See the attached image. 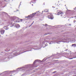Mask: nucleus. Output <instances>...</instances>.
I'll list each match as a JSON object with an SVG mask.
<instances>
[{
    "label": "nucleus",
    "mask_w": 76,
    "mask_h": 76,
    "mask_svg": "<svg viewBox=\"0 0 76 76\" xmlns=\"http://www.w3.org/2000/svg\"><path fill=\"white\" fill-rule=\"evenodd\" d=\"M48 17L49 19H54V17L51 13H50V15L48 16Z\"/></svg>",
    "instance_id": "f257e3e1"
},
{
    "label": "nucleus",
    "mask_w": 76,
    "mask_h": 76,
    "mask_svg": "<svg viewBox=\"0 0 76 76\" xmlns=\"http://www.w3.org/2000/svg\"><path fill=\"white\" fill-rule=\"evenodd\" d=\"M5 32V31H4V30H1L0 31L1 34L2 35H3V34H4Z\"/></svg>",
    "instance_id": "f03ea898"
},
{
    "label": "nucleus",
    "mask_w": 76,
    "mask_h": 76,
    "mask_svg": "<svg viewBox=\"0 0 76 76\" xmlns=\"http://www.w3.org/2000/svg\"><path fill=\"white\" fill-rule=\"evenodd\" d=\"M57 14L58 15H63V12L61 11H59L58 12Z\"/></svg>",
    "instance_id": "7ed1b4c3"
},
{
    "label": "nucleus",
    "mask_w": 76,
    "mask_h": 76,
    "mask_svg": "<svg viewBox=\"0 0 76 76\" xmlns=\"http://www.w3.org/2000/svg\"><path fill=\"white\" fill-rule=\"evenodd\" d=\"M5 30H8L9 28L7 26H5Z\"/></svg>",
    "instance_id": "20e7f679"
},
{
    "label": "nucleus",
    "mask_w": 76,
    "mask_h": 76,
    "mask_svg": "<svg viewBox=\"0 0 76 76\" xmlns=\"http://www.w3.org/2000/svg\"><path fill=\"white\" fill-rule=\"evenodd\" d=\"M45 12H49V10H48V9H46L45 10Z\"/></svg>",
    "instance_id": "39448f33"
},
{
    "label": "nucleus",
    "mask_w": 76,
    "mask_h": 76,
    "mask_svg": "<svg viewBox=\"0 0 76 76\" xmlns=\"http://www.w3.org/2000/svg\"><path fill=\"white\" fill-rule=\"evenodd\" d=\"M72 46H74V47H76V44H73L72 45Z\"/></svg>",
    "instance_id": "423d86ee"
},
{
    "label": "nucleus",
    "mask_w": 76,
    "mask_h": 76,
    "mask_svg": "<svg viewBox=\"0 0 76 76\" xmlns=\"http://www.w3.org/2000/svg\"><path fill=\"white\" fill-rule=\"evenodd\" d=\"M36 14V13L35 12L34 13H33L32 14V16H35V15Z\"/></svg>",
    "instance_id": "0eeeda50"
},
{
    "label": "nucleus",
    "mask_w": 76,
    "mask_h": 76,
    "mask_svg": "<svg viewBox=\"0 0 76 76\" xmlns=\"http://www.w3.org/2000/svg\"><path fill=\"white\" fill-rule=\"evenodd\" d=\"M31 16H30V15H29L28 16V17H26V18H27L28 19H29V18H30V17Z\"/></svg>",
    "instance_id": "6e6552de"
},
{
    "label": "nucleus",
    "mask_w": 76,
    "mask_h": 76,
    "mask_svg": "<svg viewBox=\"0 0 76 76\" xmlns=\"http://www.w3.org/2000/svg\"><path fill=\"white\" fill-rule=\"evenodd\" d=\"M10 24H11V25H12V26H14V24L13 25H12V24H13V23H10Z\"/></svg>",
    "instance_id": "1a4fd4ad"
},
{
    "label": "nucleus",
    "mask_w": 76,
    "mask_h": 76,
    "mask_svg": "<svg viewBox=\"0 0 76 76\" xmlns=\"http://www.w3.org/2000/svg\"><path fill=\"white\" fill-rule=\"evenodd\" d=\"M56 71H55V72H53V73H56Z\"/></svg>",
    "instance_id": "9d476101"
},
{
    "label": "nucleus",
    "mask_w": 76,
    "mask_h": 76,
    "mask_svg": "<svg viewBox=\"0 0 76 76\" xmlns=\"http://www.w3.org/2000/svg\"><path fill=\"white\" fill-rule=\"evenodd\" d=\"M45 35H47V34H45Z\"/></svg>",
    "instance_id": "9b49d317"
},
{
    "label": "nucleus",
    "mask_w": 76,
    "mask_h": 76,
    "mask_svg": "<svg viewBox=\"0 0 76 76\" xmlns=\"http://www.w3.org/2000/svg\"><path fill=\"white\" fill-rule=\"evenodd\" d=\"M37 61V60H36V61Z\"/></svg>",
    "instance_id": "f8f14e48"
}]
</instances>
